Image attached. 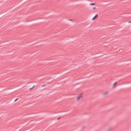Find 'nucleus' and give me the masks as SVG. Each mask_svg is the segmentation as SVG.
Returning a JSON list of instances; mask_svg holds the SVG:
<instances>
[{
	"label": "nucleus",
	"instance_id": "f257e3e1",
	"mask_svg": "<svg viewBox=\"0 0 131 131\" xmlns=\"http://www.w3.org/2000/svg\"><path fill=\"white\" fill-rule=\"evenodd\" d=\"M82 93H81L79 94L77 96V101H79L82 97Z\"/></svg>",
	"mask_w": 131,
	"mask_h": 131
},
{
	"label": "nucleus",
	"instance_id": "f03ea898",
	"mask_svg": "<svg viewBox=\"0 0 131 131\" xmlns=\"http://www.w3.org/2000/svg\"><path fill=\"white\" fill-rule=\"evenodd\" d=\"M98 15L97 14H96L95 15V16L93 18H92V20H95V19H96L98 17Z\"/></svg>",
	"mask_w": 131,
	"mask_h": 131
},
{
	"label": "nucleus",
	"instance_id": "7ed1b4c3",
	"mask_svg": "<svg viewBox=\"0 0 131 131\" xmlns=\"http://www.w3.org/2000/svg\"><path fill=\"white\" fill-rule=\"evenodd\" d=\"M108 92H106L104 93L103 94V95H105L107 94H108Z\"/></svg>",
	"mask_w": 131,
	"mask_h": 131
},
{
	"label": "nucleus",
	"instance_id": "20e7f679",
	"mask_svg": "<svg viewBox=\"0 0 131 131\" xmlns=\"http://www.w3.org/2000/svg\"><path fill=\"white\" fill-rule=\"evenodd\" d=\"M95 4L94 3H91L90 4V5H94Z\"/></svg>",
	"mask_w": 131,
	"mask_h": 131
},
{
	"label": "nucleus",
	"instance_id": "39448f33",
	"mask_svg": "<svg viewBox=\"0 0 131 131\" xmlns=\"http://www.w3.org/2000/svg\"><path fill=\"white\" fill-rule=\"evenodd\" d=\"M116 83H117V82H115V83H114V85H113L114 86H115L116 85Z\"/></svg>",
	"mask_w": 131,
	"mask_h": 131
},
{
	"label": "nucleus",
	"instance_id": "423d86ee",
	"mask_svg": "<svg viewBox=\"0 0 131 131\" xmlns=\"http://www.w3.org/2000/svg\"><path fill=\"white\" fill-rule=\"evenodd\" d=\"M93 9H96V8L95 7H94L92 8Z\"/></svg>",
	"mask_w": 131,
	"mask_h": 131
},
{
	"label": "nucleus",
	"instance_id": "0eeeda50",
	"mask_svg": "<svg viewBox=\"0 0 131 131\" xmlns=\"http://www.w3.org/2000/svg\"><path fill=\"white\" fill-rule=\"evenodd\" d=\"M18 99H16L15 100V101H17V100Z\"/></svg>",
	"mask_w": 131,
	"mask_h": 131
},
{
	"label": "nucleus",
	"instance_id": "6e6552de",
	"mask_svg": "<svg viewBox=\"0 0 131 131\" xmlns=\"http://www.w3.org/2000/svg\"><path fill=\"white\" fill-rule=\"evenodd\" d=\"M128 23H131V21L128 22Z\"/></svg>",
	"mask_w": 131,
	"mask_h": 131
},
{
	"label": "nucleus",
	"instance_id": "1a4fd4ad",
	"mask_svg": "<svg viewBox=\"0 0 131 131\" xmlns=\"http://www.w3.org/2000/svg\"><path fill=\"white\" fill-rule=\"evenodd\" d=\"M45 86V85H44L42 86V87H43Z\"/></svg>",
	"mask_w": 131,
	"mask_h": 131
}]
</instances>
